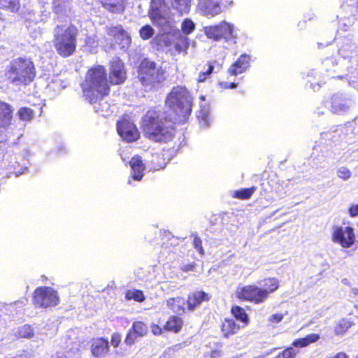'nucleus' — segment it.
Listing matches in <instances>:
<instances>
[{"label": "nucleus", "mask_w": 358, "mask_h": 358, "mask_svg": "<svg viewBox=\"0 0 358 358\" xmlns=\"http://www.w3.org/2000/svg\"><path fill=\"white\" fill-rule=\"evenodd\" d=\"M90 350L92 355L96 358L104 357L109 351L108 341L103 338H93Z\"/></svg>", "instance_id": "18"}, {"label": "nucleus", "mask_w": 358, "mask_h": 358, "mask_svg": "<svg viewBox=\"0 0 358 358\" xmlns=\"http://www.w3.org/2000/svg\"><path fill=\"white\" fill-rule=\"evenodd\" d=\"M256 187L250 188L242 189L235 192V197L240 199H248L251 197L253 193L256 191Z\"/></svg>", "instance_id": "33"}, {"label": "nucleus", "mask_w": 358, "mask_h": 358, "mask_svg": "<svg viewBox=\"0 0 358 358\" xmlns=\"http://www.w3.org/2000/svg\"><path fill=\"white\" fill-rule=\"evenodd\" d=\"M162 331V329L158 325H153L152 327V332L155 335H159V334H161Z\"/></svg>", "instance_id": "51"}, {"label": "nucleus", "mask_w": 358, "mask_h": 358, "mask_svg": "<svg viewBox=\"0 0 358 358\" xmlns=\"http://www.w3.org/2000/svg\"><path fill=\"white\" fill-rule=\"evenodd\" d=\"M337 176L340 178H341L343 180H348L351 177V171L350 170L345 167V166H341L337 170Z\"/></svg>", "instance_id": "44"}, {"label": "nucleus", "mask_w": 358, "mask_h": 358, "mask_svg": "<svg viewBox=\"0 0 358 358\" xmlns=\"http://www.w3.org/2000/svg\"><path fill=\"white\" fill-rule=\"evenodd\" d=\"M155 34L154 29L148 24L143 26L139 30V35L143 40H148Z\"/></svg>", "instance_id": "35"}, {"label": "nucleus", "mask_w": 358, "mask_h": 358, "mask_svg": "<svg viewBox=\"0 0 358 358\" xmlns=\"http://www.w3.org/2000/svg\"><path fill=\"white\" fill-rule=\"evenodd\" d=\"M5 76L10 83L15 85H27L34 80L36 70L31 59L19 57L10 62Z\"/></svg>", "instance_id": "5"}, {"label": "nucleus", "mask_w": 358, "mask_h": 358, "mask_svg": "<svg viewBox=\"0 0 358 358\" xmlns=\"http://www.w3.org/2000/svg\"><path fill=\"white\" fill-rule=\"evenodd\" d=\"M210 299L208 294L204 292H195L189 296L187 301L188 308L190 310H194V308L199 306L203 301H207Z\"/></svg>", "instance_id": "22"}, {"label": "nucleus", "mask_w": 358, "mask_h": 358, "mask_svg": "<svg viewBox=\"0 0 358 358\" xmlns=\"http://www.w3.org/2000/svg\"><path fill=\"white\" fill-rule=\"evenodd\" d=\"M52 9L57 19L65 22L71 12L70 2L69 0H53Z\"/></svg>", "instance_id": "17"}, {"label": "nucleus", "mask_w": 358, "mask_h": 358, "mask_svg": "<svg viewBox=\"0 0 358 358\" xmlns=\"http://www.w3.org/2000/svg\"><path fill=\"white\" fill-rule=\"evenodd\" d=\"M349 214L351 217H356L358 215V204L353 205L349 208Z\"/></svg>", "instance_id": "50"}, {"label": "nucleus", "mask_w": 358, "mask_h": 358, "mask_svg": "<svg viewBox=\"0 0 358 358\" xmlns=\"http://www.w3.org/2000/svg\"><path fill=\"white\" fill-rule=\"evenodd\" d=\"M237 297L241 300L250 301L256 304L266 301V293L257 285L238 287L236 290Z\"/></svg>", "instance_id": "9"}, {"label": "nucleus", "mask_w": 358, "mask_h": 358, "mask_svg": "<svg viewBox=\"0 0 358 358\" xmlns=\"http://www.w3.org/2000/svg\"><path fill=\"white\" fill-rule=\"evenodd\" d=\"M132 331L138 336H143L148 332V327L141 322H135L132 325Z\"/></svg>", "instance_id": "34"}, {"label": "nucleus", "mask_w": 358, "mask_h": 358, "mask_svg": "<svg viewBox=\"0 0 358 358\" xmlns=\"http://www.w3.org/2000/svg\"><path fill=\"white\" fill-rule=\"evenodd\" d=\"M57 292L50 287H38L34 295V303L40 308L55 306L59 303Z\"/></svg>", "instance_id": "8"}, {"label": "nucleus", "mask_w": 358, "mask_h": 358, "mask_svg": "<svg viewBox=\"0 0 358 358\" xmlns=\"http://www.w3.org/2000/svg\"><path fill=\"white\" fill-rule=\"evenodd\" d=\"M214 71V66L212 63H209L206 65V69L201 71L198 76L197 81L198 83H203L207 78L210 76V75Z\"/></svg>", "instance_id": "36"}, {"label": "nucleus", "mask_w": 358, "mask_h": 358, "mask_svg": "<svg viewBox=\"0 0 358 358\" xmlns=\"http://www.w3.org/2000/svg\"><path fill=\"white\" fill-rule=\"evenodd\" d=\"M320 338V336L317 334H312L306 336L305 338H301L295 340L293 342V345L294 347H306L308 346L309 344L315 343Z\"/></svg>", "instance_id": "27"}, {"label": "nucleus", "mask_w": 358, "mask_h": 358, "mask_svg": "<svg viewBox=\"0 0 358 358\" xmlns=\"http://www.w3.org/2000/svg\"><path fill=\"white\" fill-rule=\"evenodd\" d=\"M126 297L128 299H134L136 301H143L144 300V295L143 292L135 290L133 292L129 291L127 292Z\"/></svg>", "instance_id": "43"}, {"label": "nucleus", "mask_w": 358, "mask_h": 358, "mask_svg": "<svg viewBox=\"0 0 358 358\" xmlns=\"http://www.w3.org/2000/svg\"><path fill=\"white\" fill-rule=\"evenodd\" d=\"M103 6L108 10L116 13L122 9V6L118 2H115L113 0H105L103 2Z\"/></svg>", "instance_id": "40"}, {"label": "nucleus", "mask_w": 358, "mask_h": 358, "mask_svg": "<svg viewBox=\"0 0 358 358\" xmlns=\"http://www.w3.org/2000/svg\"><path fill=\"white\" fill-rule=\"evenodd\" d=\"M236 87H237V84L236 83H229V88L234 89V88H236Z\"/></svg>", "instance_id": "57"}, {"label": "nucleus", "mask_w": 358, "mask_h": 358, "mask_svg": "<svg viewBox=\"0 0 358 358\" xmlns=\"http://www.w3.org/2000/svg\"><path fill=\"white\" fill-rule=\"evenodd\" d=\"M126 71L124 70V64L118 57H114L110 61V82L114 85H120L123 83L126 80Z\"/></svg>", "instance_id": "16"}, {"label": "nucleus", "mask_w": 358, "mask_h": 358, "mask_svg": "<svg viewBox=\"0 0 358 358\" xmlns=\"http://www.w3.org/2000/svg\"><path fill=\"white\" fill-rule=\"evenodd\" d=\"M138 78L145 90H157L166 79V71L155 62L145 58L139 64Z\"/></svg>", "instance_id": "4"}, {"label": "nucleus", "mask_w": 358, "mask_h": 358, "mask_svg": "<svg viewBox=\"0 0 358 358\" xmlns=\"http://www.w3.org/2000/svg\"><path fill=\"white\" fill-rule=\"evenodd\" d=\"M17 115L22 121H30L34 117V111L30 108L22 107L17 111Z\"/></svg>", "instance_id": "31"}, {"label": "nucleus", "mask_w": 358, "mask_h": 358, "mask_svg": "<svg viewBox=\"0 0 358 358\" xmlns=\"http://www.w3.org/2000/svg\"><path fill=\"white\" fill-rule=\"evenodd\" d=\"M193 243L195 249H196L199 252L203 254V250L202 248V241L201 238H199L198 236H195L194 238Z\"/></svg>", "instance_id": "48"}, {"label": "nucleus", "mask_w": 358, "mask_h": 358, "mask_svg": "<svg viewBox=\"0 0 358 358\" xmlns=\"http://www.w3.org/2000/svg\"><path fill=\"white\" fill-rule=\"evenodd\" d=\"M169 39L166 36H157L153 38L151 43L153 47L156 46L157 50H159L163 48V46L169 45Z\"/></svg>", "instance_id": "38"}, {"label": "nucleus", "mask_w": 358, "mask_h": 358, "mask_svg": "<svg viewBox=\"0 0 358 358\" xmlns=\"http://www.w3.org/2000/svg\"><path fill=\"white\" fill-rule=\"evenodd\" d=\"M188 47L189 41L186 36H182L175 45L176 50L178 52L186 50Z\"/></svg>", "instance_id": "42"}, {"label": "nucleus", "mask_w": 358, "mask_h": 358, "mask_svg": "<svg viewBox=\"0 0 358 358\" xmlns=\"http://www.w3.org/2000/svg\"><path fill=\"white\" fill-rule=\"evenodd\" d=\"M330 63H332V59H331L327 58V59L324 61L323 64H324V65H325V66H327V65H328V64H330Z\"/></svg>", "instance_id": "56"}, {"label": "nucleus", "mask_w": 358, "mask_h": 358, "mask_svg": "<svg viewBox=\"0 0 358 358\" xmlns=\"http://www.w3.org/2000/svg\"><path fill=\"white\" fill-rule=\"evenodd\" d=\"M106 30L108 36L113 37L115 43L119 45L121 49H127L131 45V36L121 26L107 27Z\"/></svg>", "instance_id": "15"}, {"label": "nucleus", "mask_w": 358, "mask_h": 358, "mask_svg": "<svg viewBox=\"0 0 358 358\" xmlns=\"http://www.w3.org/2000/svg\"><path fill=\"white\" fill-rule=\"evenodd\" d=\"M220 85H221L222 87H223L224 89L229 88V83L227 82L221 83Z\"/></svg>", "instance_id": "55"}, {"label": "nucleus", "mask_w": 358, "mask_h": 358, "mask_svg": "<svg viewBox=\"0 0 358 358\" xmlns=\"http://www.w3.org/2000/svg\"><path fill=\"white\" fill-rule=\"evenodd\" d=\"M178 120L162 107L150 108L145 115L143 127L146 136L156 142H167L174 135V121Z\"/></svg>", "instance_id": "1"}, {"label": "nucleus", "mask_w": 358, "mask_h": 358, "mask_svg": "<svg viewBox=\"0 0 358 358\" xmlns=\"http://www.w3.org/2000/svg\"><path fill=\"white\" fill-rule=\"evenodd\" d=\"M18 334L22 338H30L34 336V332L31 326L25 324L19 329Z\"/></svg>", "instance_id": "41"}, {"label": "nucleus", "mask_w": 358, "mask_h": 358, "mask_svg": "<svg viewBox=\"0 0 358 358\" xmlns=\"http://www.w3.org/2000/svg\"><path fill=\"white\" fill-rule=\"evenodd\" d=\"M136 336L137 335L135 333H134L133 331H130L127 334V337L125 338L126 344L128 345H131L132 344H134L136 338Z\"/></svg>", "instance_id": "46"}, {"label": "nucleus", "mask_w": 358, "mask_h": 358, "mask_svg": "<svg viewBox=\"0 0 358 358\" xmlns=\"http://www.w3.org/2000/svg\"><path fill=\"white\" fill-rule=\"evenodd\" d=\"M181 29L185 35H189L195 29V24L192 20L186 18L182 22Z\"/></svg>", "instance_id": "37"}, {"label": "nucleus", "mask_w": 358, "mask_h": 358, "mask_svg": "<svg viewBox=\"0 0 358 358\" xmlns=\"http://www.w3.org/2000/svg\"><path fill=\"white\" fill-rule=\"evenodd\" d=\"M224 8L221 0H199V13L208 18L219 15L223 11Z\"/></svg>", "instance_id": "14"}, {"label": "nucleus", "mask_w": 358, "mask_h": 358, "mask_svg": "<svg viewBox=\"0 0 358 358\" xmlns=\"http://www.w3.org/2000/svg\"><path fill=\"white\" fill-rule=\"evenodd\" d=\"M352 325V322L347 319L339 320L334 327V333L337 336L344 334Z\"/></svg>", "instance_id": "29"}, {"label": "nucleus", "mask_w": 358, "mask_h": 358, "mask_svg": "<svg viewBox=\"0 0 358 358\" xmlns=\"http://www.w3.org/2000/svg\"><path fill=\"white\" fill-rule=\"evenodd\" d=\"M239 329V325L234 320H225L222 326V331L225 337L236 334Z\"/></svg>", "instance_id": "26"}, {"label": "nucleus", "mask_w": 358, "mask_h": 358, "mask_svg": "<svg viewBox=\"0 0 358 358\" xmlns=\"http://www.w3.org/2000/svg\"><path fill=\"white\" fill-rule=\"evenodd\" d=\"M0 8L8 10L13 13L18 10L20 3L18 0H0Z\"/></svg>", "instance_id": "30"}, {"label": "nucleus", "mask_w": 358, "mask_h": 358, "mask_svg": "<svg viewBox=\"0 0 358 358\" xmlns=\"http://www.w3.org/2000/svg\"><path fill=\"white\" fill-rule=\"evenodd\" d=\"M250 57L246 54L242 55L239 59L229 69L231 75L236 76L246 71L250 66Z\"/></svg>", "instance_id": "20"}, {"label": "nucleus", "mask_w": 358, "mask_h": 358, "mask_svg": "<svg viewBox=\"0 0 358 358\" xmlns=\"http://www.w3.org/2000/svg\"><path fill=\"white\" fill-rule=\"evenodd\" d=\"M357 358H358V356L357 357Z\"/></svg>", "instance_id": "60"}, {"label": "nucleus", "mask_w": 358, "mask_h": 358, "mask_svg": "<svg viewBox=\"0 0 358 358\" xmlns=\"http://www.w3.org/2000/svg\"><path fill=\"white\" fill-rule=\"evenodd\" d=\"M192 268H193V266L190 265V264H187L186 266H184V268L183 270L185 271H192Z\"/></svg>", "instance_id": "54"}, {"label": "nucleus", "mask_w": 358, "mask_h": 358, "mask_svg": "<svg viewBox=\"0 0 358 358\" xmlns=\"http://www.w3.org/2000/svg\"><path fill=\"white\" fill-rule=\"evenodd\" d=\"M283 318L282 314H273L270 317V321L275 323L280 322Z\"/></svg>", "instance_id": "49"}, {"label": "nucleus", "mask_w": 358, "mask_h": 358, "mask_svg": "<svg viewBox=\"0 0 358 358\" xmlns=\"http://www.w3.org/2000/svg\"><path fill=\"white\" fill-rule=\"evenodd\" d=\"M262 290L266 293V300L270 294L274 292L279 287V282L276 278H267L260 285Z\"/></svg>", "instance_id": "25"}, {"label": "nucleus", "mask_w": 358, "mask_h": 358, "mask_svg": "<svg viewBox=\"0 0 358 358\" xmlns=\"http://www.w3.org/2000/svg\"><path fill=\"white\" fill-rule=\"evenodd\" d=\"M336 358H348V357L345 353L340 352L336 356Z\"/></svg>", "instance_id": "53"}, {"label": "nucleus", "mask_w": 358, "mask_h": 358, "mask_svg": "<svg viewBox=\"0 0 358 358\" xmlns=\"http://www.w3.org/2000/svg\"><path fill=\"white\" fill-rule=\"evenodd\" d=\"M90 41H91V38H88L87 43H90Z\"/></svg>", "instance_id": "59"}, {"label": "nucleus", "mask_w": 358, "mask_h": 358, "mask_svg": "<svg viewBox=\"0 0 358 358\" xmlns=\"http://www.w3.org/2000/svg\"><path fill=\"white\" fill-rule=\"evenodd\" d=\"M198 118L200 119L199 124L201 127L206 128L209 126V115L207 109H201L198 115Z\"/></svg>", "instance_id": "39"}, {"label": "nucleus", "mask_w": 358, "mask_h": 358, "mask_svg": "<svg viewBox=\"0 0 358 358\" xmlns=\"http://www.w3.org/2000/svg\"><path fill=\"white\" fill-rule=\"evenodd\" d=\"M317 113V114H318L319 115H321V114H323V113H324L323 112H321V111H319V110H318Z\"/></svg>", "instance_id": "58"}, {"label": "nucleus", "mask_w": 358, "mask_h": 358, "mask_svg": "<svg viewBox=\"0 0 358 358\" xmlns=\"http://www.w3.org/2000/svg\"><path fill=\"white\" fill-rule=\"evenodd\" d=\"M13 108L7 103L0 101V133L4 131L10 124Z\"/></svg>", "instance_id": "19"}, {"label": "nucleus", "mask_w": 358, "mask_h": 358, "mask_svg": "<svg viewBox=\"0 0 358 358\" xmlns=\"http://www.w3.org/2000/svg\"><path fill=\"white\" fill-rule=\"evenodd\" d=\"M297 353V351L295 350V348L291 347L288 348L287 349L285 350L282 352V358H292L294 357Z\"/></svg>", "instance_id": "45"}, {"label": "nucleus", "mask_w": 358, "mask_h": 358, "mask_svg": "<svg viewBox=\"0 0 358 358\" xmlns=\"http://www.w3.org/2000/svg\"><path fill=\"white\" fill-rule=\"evenodd\" d=\"M94 105V110L103 116H108L110 113V104L104 100L103 95H100L97 99L90 102Z\"/></svg>", "instance_id": "23"}, {"label": "nucleus", "mask_w": 358, "mask_h": 358, "mask_svg": "<svg viewBox=\"0 0 358 358\" xmlns=\"http://www.w3.org/2000/svg\"><path fill=\"white\" fill-rule=\"evenodd\" d=\"M130 166L131 168V175L134 180L139 181L143 176V171L145 166L142 162L139 156H134L130 160Z\"/></svg>", "instance_id": "21"}, {"label": "nucleus", "mask_w": 358, "mask_h": 358, "mask_svg": "<svg viewBox=\"0 0 358 358\" xmlns=\"http://www.w3.org/2000/svg\"><path fill=\"white\" fill-rule=\"evenodd\" d=\"M83 90L89 102L97 99L100 95L108 94L110 90L105 68L98 66L88 70Z\"/></svg>", "instance_id": "3"}, {"label": "nucleus", "mask_w": 358, "mask_h": 358, "mask_svg": "<svg viewBox=\"0 0 358 358\" xmlns=\"http://www.w3.org/2000/svg\"><path fill=\"white\" fill-rule=\"evenodd\" d=\"M191 8V0H164V3L152 1L149 16L152 22L162 29L170 26L171 16L187 14Z\"/></svg>", "instance_id": "2"}, {"label": "nucleus", "mask_w": 358, "mask_h": 358, "mask_svg": "<svg viewBox=\"0 0 358 358\" xmlns=\"http://www.w3.org/2000/svg\"><path fill=\"white\" fill-rule=\"evenodd\" d=\"M117 131L122 140L128 143L136 141L140 136L136 126L125 117L117 122Z\"/></svg>", "instance_id": "10"}, {"label": "nucleus", "mask_w": 358, "mask_h": 358, "mask_svg": "<svg viewBox=\"0 0 358 358\" xmlns=\"http://www.w3.org/2000/svg\"><path fill=\"white\" fill-rule=\"evenodd\" d=\"M78 29L73 25L66 28L57 25L54 29V46L62 57L72 55L76 49Z\"/></svg>", "instance_id": "6"}, {"label": "nucleus", "mask_w": 358, "mask_h": 358, "mask_svg": "<svg viewBox=\"0 0 358 358\" xmlns=\"http://www.w3.org/2000/svg\"><path fill=\"white\" fill-rule=\"evenodd\" d=\"M182 324L183 322L181 318L177 316H172L166 322L165 329L177 333L181 329Z\"/></svg>", "instance_id": "28"}, {"label": "nucleus", "mask_w": 358, "mask_h": 358, "mask_svg": "<svg viewBox=\"0 0 358 358\" xmlns=\"http://www.w3.org/2000/svg\"><path fill=\"white\" fill-rule=\"evenodd\" d=\"M166 104L180 121L186 120L192 112V97L185 87H173L166 97Z\"/></svg>", "instance_id": "7"}, {"label": "nucleus", "mask_w": 358, "mask_h": 358, "mask_svg": "<svg viewBox=\"0 0 358 358\" xmlns=\"http://www.w3.org/2000/svg\"><path fill=\"white\" fill-rule=\"evenodd\" d=\"M221 356V353L218 350H215L211 352V357L212 358H217Z\"/></svg>", "instance_id": "52"}, {"label": "nucleus", "mask_w": 358, "mask_h": 358, "mask_svg": "<svg viewBox=\"0 0 358 358\" xmlns=\"http://www.w3.org/2000/svg\"><path fill=\"white\" fill-rule=\"evenodd\" d=\"M234 25L227 22L215 26L204 27V33L208 38L219 41L221 38H228L233 36Z\"/></svg>", "instance_id": "12"}, {"label": "nucleus", "mask_w": 358, "mask_h": 358, "mask_svg": "<svg viewBox=\"0 0 358 358\" xmlns=\"http://www.w3.org/2000/svg\"><path fill=\"white\" fill-rule=\"evenodd\" d=\"M353 105V100L347 94L341 93L334 94L329 101L330 110L336 114L347 113Z\"/></svg>", "instance_id": "13"}, {"label": "nucleus", "mask_w": 358, "mask_h": 358, "mask_svg": "<svg viewBox=\"0 0 358 358\" xmlns=\"http://www.w3.org/2000/svg\"><path fill=\"white\" fill-rule=\"evenodd\" d=\"M185 304L186 301L182 297L171 298L167 300V306L178 314L184 313Z\"/></svg>", "instance_id": "24"}, {"label": "nucleus", "mask_w": 358, "mask_h": 358, "mask_svg": "<svg viewBox=\"0 0 358 358\" xmlns=\"http://www.w3.org/2000/svg\"><path fill=\"white\" fill-rule=\"evenodd\" d=\"M231 313L237 320L244 323H247L248 322V316L243 308L238 306H234L231 308Z\"/></svg>", "instance_id": "32"}, {"label": "nucleus", "mask_w": 358, "mask_h": 358, "mask_svg": "<svg viewBox=\"0 0 358 358\" xmlns=\"http://www.w3.org/2000/svg\"><path fill=\"white\" fill-rule=\"evenodd\" d=\"M334 242L339 243L343 248H349L355 241L353 228L346 227H335L332 234Z\"/></svg>", "instance_id": "11"}, {"label": "nucleus", "mask_w": 358, "mask_h": 358, "mask_svg": "<svg viewBox=\"0 0 358 358\" xmlns=\"http://www.w3.org/2000/svg\"><path fill=\"white\" fill-rule=\"evenodd\" d=\"M121 341V335L117 333H115L111 336L110 343L114 348L118 347Z\"/></svg>", "instance_id": "47"}]
</instances>
